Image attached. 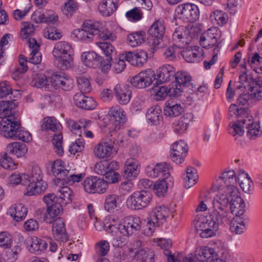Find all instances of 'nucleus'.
Returning <instances> with one entry per match:
<instances>
[{"label":"nucleus","instance_id":"c756f323","mask_svg":"<svg viewBox=\"0 0 262 262\" xmlns=\"http://www.w3.org/2000/svg\"><path fill=\"white\" fill-rule=\"evenodd\" d=\"M246 216L234 217L230 223V230L235 234H241L246 229Z\"/></svg>","mask_w":262,"mask_h":262},{"label":"nucleus","instance_id":"052dcab7","mask_svg":"<svg viewBox=\"0 0 262 262\" xmlns=\"http://www.w3.org/2000/svg\"><path fill=\"white\" fill-rule=\"evenodd\" d=\"M77 82L81 93H88L91 92V85L88 78L82 76H79L77 78Z\"/></svg>","mask_w":262,"mask_h":262},{"label":"nucleus","instance_id":"a19ab883","mask_svg":"<svg viewBox=\"0 0 262 262\" xmlns=\"http://www.w3.org/2000/svg\"><path fill=\"white\" fill-rule=\"evenodd\" d=\"M72 190L67 186H63L58 190L57 195L62 206L72 202Z\"/></svg>","mask_w":262,"mask_h":262},{"label":"nucleus","instance_id":"58836bf2","mask_svg":"<svg viewBox=\"0 0 262 262\" xmlns=\"http://www.w3.org/2000/svg\"><path fill=\"white\" fill-rule=\"evenodd\" d=\"M145 33L143 31H137L128 34L127 41L128 45L135 47L145 41Z\"/></svg>","mask_w":262,"mask_h":262},{"label":"nucleus","instance_id":"7ed1b4c3","mask_svg":"<svg viewBox=\"0 0 262 262\" xmlns=\"http://www.w3.org/2000/svg\"><path fill=\"white\" fill-rule=\"evenodd\" d=\"M82 27L77 34V37L81 40L93 39L94 36H97L104 40L113 41L116 38L114 34L105 30L102 24L98 21H86L83 23Z\"/></svg>","mask_w":262,"mask_h":262},{"label":"nucleus","instance_id":"2f4dec72","mask_svg":"<svg viewBox=\"0 0 262 262\" xmlns=\"http://www.w3.org/2000/svg\"><path fill=\"white\" fill-rule=\"evenodd\" d=\"M7 153L15 155L17 158L24 156L27 152L28 149L25 144L15 142L7 145Z\"/></svg>","mask_w":262,"mask_h":262},{"label":"nucleus","instance_id":"9b49d317","mask_svg":"<svg viewBox=\"0 0 262 262\" xmlns=\"http://www.w3.org/2000/svg\"><path fill=\"white\" fill-rule=\"evenodd\" d=\"M191 77L186 73L182 72L175 73L174 81L172 83V87L170 88V95L173 97H178L184 88L191 86Z\"/></svg>","mask_w":262,"mask_h":262},{"label":"nucleus","instance_id":"de8ad7c7","mask_svg":"<svg viewBox=\"0 0 262 262\" xmlns=\"http://www.w3.org/2000/svg\"><path fill=\"white\" fill-rule=\"evenodd\" d=\"M210 18L213 23L220 26L224 25L226 24L228 21L227 14L225 12L218 10L211 13Z\"/></svg>","mask_w":262,"mask_h":262},{"label":"nucleus","instance_id":"bb28decb","mask_svg":"<svg viewBox=\"0 0 262 262\" xmlns=\"http://www.w3.org/2000/svg\"><path fill=\"white\" fill-rule=\"evenodd\" d=\"M119 0H103L99 5L100 13L105 16H109L115 12L118 8Z\"/></svg>","mask_w":262,"mask_h":262},{"label":"nucleus","instance_id":"f8f14e48","mask_svg":"<svg viewBox=\"0 0 262 262\" xmlns=\"http://www.w3.org/2000/svg\"><path fill=\"white\" fill-rule=\"evenodd\" d=\"M104 228L111 233L112 237L111 238V241L114 247L120 248L126 244L127 238L129 236L123 233V230L118 225H105Z\"/></svg>","mask_w":262,"mask_h":262},{"label":"nucleus","instance_id":"6ab92c4d","mask_svg":"<svg viewBox=\"0 0 262 262\" xmlns=\"http://www.w3.org/2000/svg\"><path fill=\"white\" fill-rule=\"evenodd\" d=\"M73 100L77 106L85 110H93L96 106V102L93 98L85 96L82 93H76Z\"/></svg>","mask_w":262,"mask_h":262},{"label":"nucleus","instance_id":"1a4fd4ad","mask_svg":"<svg viewBox=\"0 0 262 262\" xmlns=\"http://www.w3.org/2000/svg\"><path fill=\"white\" fill-rule=\"evenodd\" d=\"M151 200V194L149 191H137L128 198L126 205L132 210L141 209L147 206Z\"/></svg>","mask_w":262,"mask_h":262},{"label":"nucleus","instance_id":"3c124183","mask_svg":"<svg viewBox=\"0 0 262 262\" xmlns=\"http://www.w3.org/2000/svg\"><path fill=\"white\" fill-rule=\"evenodd\" d=\"M165 179H159L154 185V191L159 197L164 196L167 192L168 186Z\"/></svg>","mask_w":262,"mask_h":262},{"label":"nucleus","instance_id":"c85d7f7f","mask_svg":"<svg viewBox=\"0 0 262 262\" xmlns=\"http://www.w3.org/2000/svg\"><path fill=\"white\" fill-rule=\"evenodd\" d=\"M158 245L163 250V253L166 256L167 262H180L176 259L170 248L172 247V242L170 239L162 238L157 242Z\"/></svg>","mask_w":262,"mask_h":262},{"label":"nucleus","instance_id":"6e6552de","mask_svg":"<svg viewBox=\"0 0 262 262\" xmlns=\"http://www.w3.org/2000/svg\"><path fill=\"white\" fill-rule=\"evenodd\" d=\"M81 59L85 66L93 68L100 67L101 71L104 73H107L111 68L108 59H103L101 56L93 51L83 53L81 55Z\"/></svg>","mask_w":262,"mask_h":262},{"label":"nucleus","instance_id":"c9c22d12","mask_svg":"<svg viewBox=\"0 0 262 262\" xmlns=\"http://www.w3.org/2000/svg\"><path fill=\"white\" fill-rule=\"evenodd\" d=\"M135 255L137 262H155V252L148 248L140 249L136 250Z\"/></svg>","mask_w":262,"mask_h":262},{"label":"nucleus","instance_id":"4d7b16f0","mask_svg":"<svg viewBox=\"0 0 262 262\" xmlns=\"http://www.w3.org/2000/svg\"><path fill=\"white\" fill-rule=\"evenodd\" d=\"M248 110L246 107H239L235 104H232L229 107V114L230 117L244 118L248 116Z\"/></svg>","mask_w":262,"mask_h":262},{"label":"nucleus","instance_id":"7c9ffc66","mask_svg":"<svg viewBox=\"0 0 262 262\" xmlns=\"http://www.w3.org/2000/svg\"><path fill=\"white\" fill-rule=\"evenodd\" d=\"M114 93L117 100L120 104H126L130 100L131 92L124 87L121 88L119 84L116 85L114 89Z\"/></svg>","mask_w":262,"mask_h":262},{"label":"nucleus","instance_id":"f3484780","mask_svg":"<svg viewBox=\"0 0 262 262\" xmlns=\"http://www.w3.org/2000/svg\"><path fill=\"white\" fill-rule=\"evenodd\" d=\"M25 243L28 249L31 253L36 254H40L48 246L45 241L35 236L28 237Z\"/></svg>","mask_w":262,"mask_h":262},{"label":"nucleus","instance_id":"603ef678","mask_svg":"<svg viewBox=\"0 0 262 262\" xmlns=\"http://www.w3.org/2000/svg\"><path fill=\"white\" fill-rule=\"evenodd\" d=\"M190 117L191 115L189 114H185L181 117L180 119L174 124L175 131L177 133H182L186 130L187 129L190 121Z\"/></svg>","mask_w":262,"mask_h":262},{"label":"nucleus","instance_id":"8fccbe9b","mask_svg":"<svg viewBox=\"0 0 262 262\" xmlns=\"http://www.w3.org/2000/svg\"><path fill=\"white\" fill-rule=\"evenodd\" d=\"M29 184L26 188V195H34L40 193L47 188V184H39L35 182H29Z\"/></svg>","mask_w":262,"mask_h":262},{"label":"nucleus","instance_id":"20e7f679","mask_svg":"<svg viewBox=\"0 0 262 262\" xmlns=\"http://www.w3.org/2000/svg\"><path fill=\"white\" fill-rule=\"evenodd\" d=\"M230 198L227 190L225 193H219L216 195L212 202L213 209L209 210V214L226 223H228L230 219Z\"/></svg>","mask_w":262,"mask_h":262},{"label":"nucleus","instance_id":"412c9836","mask_svg":"<svg viewBox=\"0 0 262 262\" xmlns=\"http://www.w3.org/2000/svg\"><path fill=\"white\" fill-rule=\"evenodd\" d=\"M247 87L251 92L250 95L252 98L257 100L262 99V80L258 78L256 72H255V80L250 78V82L248 84Z\"/></svg>","mask_w":262,"mask_h":262},{"label":"nucleus","instance_id":"5701e85b","mask_svg":"<svg viewBox=\"0 0 262 262\" xmlns=\"http://www.w3.org/2000/svg\"><path fill=\"white\" fill-rule=\"evenodd\" d=\"M222 180L226 185V190L228 192H232L233 188L237 189L236 187V179L235 172L233 170L226 171L222 173V176L220 177L217 181Z\"/></svg>","mask_w":262,"mask_h":262},{"label":"nucleus","instance_id":"423d86ee","mask_svg":"<svg viewBox=\"0 0 262 262\" xmlns=\"http://www.w3.org/2000/svg\"><path fill=\"white\" fill-rule=\"evenodd\" d=\"M165 32V27L163 20H157L154 22L148 31V40L151 46L153 53L157 49L164 47L163 37Z\"/></svg>","mask_w":262,"mask_h":262},{"label":"nucleus","instance_id":"a18cd8bd","mask_svg":"<svg viewBox=\"0 0 262 262\" xmlns=\"http://www.w3.org/2000/svg\"><path fill=\"white\" fill-rule=\"evenodd\" d=\"M83 178V175L82 173L78 174H70L69 175L68 174L67 176L63 179L57 178L55 180V183L57 185L60 186L61 185H64L65 183L72 185L75 182H80Z\"/></svg>","mask_w":262,"mask_h":262},{"label":"nucleus","instance_id":"774afa93","mask_svg":"<svg viewBox=\"0 0 262 262\" xmlns=\"http://www.w3.org/2000/svg\"><path fill=\"white\" fill-rule=\"evenodd\" d=\"M62 136L60 134L55 135L52 139V144L54 146L56 152L59 156L63 154V148L62 146Z\"/></svg>","mask_w":262,"mask_h":262},{"label":"nucleus","instance_id":"09e8293b","mask_svg":"<svg viewBox=\"0 0 262 262\" xmlns=\"http://www.w3.org/2000/svg\"><path fill=\"white\" fill-rule=\"evenodd\" d=\"M197 177L196 170L193 167H188L186 170V177L184 178L185 188L188 189L193 186L196 183Z\"/></svg>","mask_w":262,"mask_h":262},{"label":"nucleus","instance_id":"49530a36","mask_svg":"<svg viewBox=\"0 0 262 262\" xmlns=\"http://www.w3.org/2000/svg\"><path fill=\"white\" fill-rule=\"evenodd\" d=\"M32 85L37 88L46 86L48 89L50 88L49 78L43 74L37 73L33 75L31 82Z\"/></svg>","mask_w":262,"mask_h":262},{"label":"nucleus","instance_id":"e433bc0d","mask_svg":"<svg viewBox=\"0 0 262 262\" xmlns=\"http://www.w3.org/2000/svg\"><path fill=\"white\" fill-rule=\"evenodd\" d=\"M183 112L184 108L180 104H173L170 101L165 103L164 113L166 116L175 117L181 115Z\"/></svg>","mask_w":262,"mask_h":262},{"label":"nucleus","instance_id":"9d476101","mask_svg":"<svg viewBox=\"0 0 262 262\" xmlns=\"http://www.w3.org/2000/svg\"><path fill=\"white\" fill-rule=\"evenodd\" d=\"M177 16L188 21H195L199 18V10L195 5L185 3L180 5L176 9Z\"/></svg>","mask_w":262,"mask_h":262},{"label":"nucleus","instance_id":"f704fd0d","mask_svg":"<svg viewBox=\"0 0 262 262\" xmlns=\"http://www.w3.org/2000/svg\"><path fill=\"white\" fill-rule=\"evenodd\" d=\"M119 196L115 194H110L106 196L104 203V209L108 212H114L119 208Z\"/></svg>","mask_w":262,"mask_h":262},{"label":"nucleus","instance_id":"79ce46f5","mask_svg":"<svg viewBox=\"0 0 262 262\" xmlns=\"http://www.w3.org/2000/svg\"><path fill=\"white\" fill-rule=\"evenodd\" d=\"M169 91L170 88L168 89L167 87L164 86H158V84H156V81L154 83V86L151 89L152 95L157 100H162L167 95L173 97V95H170Z\"/></svg>","mask_w":262,"mask_h":262},{"label":"nucleus","instance_id":"39448f33","mask_svg":"<svg viewBox=\"0 0 262 262\" xmlns=\"http://www.w3.org/2000/svg\"><path fill=\"white\" fill-rule=\"evenodd\" d=\"M71 52V46L67 42L59 41L54 47L53 56L58 61V66L62 70L68 69L73 64Z\"/></svg>","mask_w":262,"mask_h":262},{"label":"nucleus","instance_id":"dca6fc26","mask_svg":"<svg viewBox=\"0 0 262 262\" xmlns=\"http://www.w3.org/2000/svg\"><path fill=\"white\" fill-rule=\"evenodd\" d=\"M52 224V234L54 238L61 242H67L69 237L66 231L64 222L63 219L57 217L53 221Z\"/></svg>","mask_w":262,"mask_h":262},{"label":"nucleus","instance_id":"5fc2aeb1","mask_svg":"<svg viewBox=\"0 0 262 262\" xmlns=\"http://www.w3.org/2000/svg\"><path fill=\"white\" fill-rule=\"evenodd\" d=\"M29 182H35L39 184H46L42 181V173L40 168L38 166H34L32 169L30 175H28Z\"/></svg>","mask_w":262,"mask_h":262},{"label":"nucleus","instance_id":"b1692460","mask_svg":"<svg viewBox=\"0 0 262 262\" xmlns=\"http://www.w3.org/2000/svg\"><path fill=\"white\" fill-rule=\"evenodd\" d=\"M209 219L213 220L212 227L196 231L202 238H209L215 236L216 232L219 230V225L225 223L224 222L217 218H215L210 214H209Z\"/></svg>","mask_w":262,"mask_h":262},{"label":"nucleus","instance_id":"ea45409f","mask_svg":"<svg viewBox=\"0 0 262 262\" xmlns=\"http://www.w3.org/2000/svg\"><path fill=\"white\" fill-rule=\"evenodd\" d=\"M51 171L53 174L58 176V178L63 179L69 173V171L64 168L63 162L60 160H55L51 166Z\"/></svg>","mask_w":262,"mask_h":262},{"label":"nucleus","instance_id":"0eeeda50","mask_svg":"<svg viewBox=\"0 0 262 262\" xmlns=\"http://www.w3.org/2000/svg\"><path fill=\"white\" fill-rule=\"evenodd\" d=\"M169 209L166 206H161L152 210L147 218V229H145V233L150 235L154 232V227L159 226L165 222L169 215Z\"/></svg>","mask_w":262,"mask_h":262},{"label":"nucleus","instance_id":"6e6d98bb","mask_svg":"<svg viewBox=\"0 0 262 262\" xmlns=\"http://www.w3.org/2000/svg\"><path fill=\"white\" fill-rule=\"evenodd\" d=\"M172 39L175 42L176 46L179 48H184L189 41V38L185 37L179 30H176L173 33Z\"/></svg>","mask_w":262,"mask_h":262},{"label":"nucleus","instance_id":"aec40b11","mask_svg":"<svg viewBox=\"0 0 262 262\" xmlns=\"http://www.w3.org/2000/svg\"><path fill=\"white\" fill-rule=\"evenodd\" d=\"M114 143L115 140H112L100 143L94 150L95 155L98 158L102 159L110 157Z\"/></svg>","mask_w":262,"mask_h":262},{"label":"nucleus","instance_id":"bf43d9fd","mask_svg":"<svg viewBox=\"0 0 262 262\" xmlns=\"http://www.w3.org/2000/svg\"><path fill=\"white\" fill-rule=\"evenodd\" d=\"M152 171L154 177L160 176L161 174L163 179H167L169 176L168 165L165 163L157 164Z\"/></svg>","mask_w":262,"mask_h":262},{"label":"nucleus","instance_id":"a211bd4d","mask_svg":"<svg viewBox=\"0 0 262 262\" xmlns=\"http://www.w3.org/2000/svg\"><path fill=\"white\" fill-rule=\"evenodd\" d=\"M110 117V124L114 130L117 131L121 128L125 121V116L119 108L112 107L108 112Z\"/></svg>","mask_w":262,"mask_h":262},{"label":"nucleus","instance_id":"ddd939ff","mask_svg":"<svg viewBox=\"0 0 262 262\" xmlns=\"http://www.w3.org/2000/svg\"><path fill=\"white\" fill-rule=\"evenodd\" d=\"M230 205L229 210L230 213L235 215V217L246 216L244 214L245 211V204L244 200L238 195V190L233 188L232 192L229 193Z\"/></svg>","mask_w":262,"mask_h":262},{"label":"nucleus","instance_id":"f03ea898","mask_svg":"<svg viewBox=\"0 0 262 262\" xmlns=\"http://www.w3.org/2000/svg\"><path fill=\"white\" fill-rule=\"evenodd\" d=\"M1 133L7 138L21 140L28 142L32 140L30 133L22 129L20 122L12 116H8L2 123Z\"/></svg>","mask_w":262,"mask_h":262},{"label":"nucleus","instance_id":"2eb2a0df","mask_svg":"<svg viewBox=\"0 0 262 262\" xmlns=\"http://www.w3.org/2000/svg\"><path fill=\"white\" fill-rule=\"evenodd\" d=\"M141 222L139 217L127 216L124 218L123 224L118 225L123 230V233L128 236L132 235L141 228Z\"/></svg>","mask_w":262,"mask_h":262},{"label":"nucleus","instance_id":"4be33fe9","mask_svg":"<svg viewBox=\"0 0 262 262\" xmlns=\"http://www.w3.org/2000/svg\"><path fill=\"white\" fill-rule=\"evenodd\" d=\"M246 121L245 125L247 130V136L250 139H255L262 134L259 129V123L254 121L251 116H246Z\"/></svg>","mask_w":262,"mask_h":262},{"label":"nucleus","instance_id":"13d9d810","mask_svg":"<svg viewBox=\"0 0 262 262\" xmlns=\"http://www.w3.org/2000/svg\"><path fill=\"white\" fill-rule=\"evenodd\" d=\"M0 166L6 169L13 170L16 168V165L12 159L8 156L7 153H2L0 158Z\"/></svg>","mask_w":262,"mask_h":262},{"label":"nucleus","instance_id":"393cba45","mask_svg":"<svg viewBox=\"0 0 262 262\" xmlns=\"http://www.w3.org/2000/svg\"><path fill=\"white\" fill-rule=\"evenodd\" d=\"M140 171V165L135 159H128L124 168L123 177L126 179L135 178Z\"/></svg>","mask_w":262,"mask_h":262},{"label":"nucleus","instance_id":"cd10ccee","mask_svg":"<svg viewBox=\"0 0 262 262\" xmlns=\"http://www.w3.org/2000/svg\"><path fill=\"white\" fill-rule=\"evenodd\" d=\"M200 42L203 48H210L217 42L216 34L213 32L212 29H208L202 34Z\"/></svg>","mask_w":262,"mask_h":262},{"label":"nucleus","instance_id":"69168bd1","mask_svg":"<svg viewBox=\"0 0 262 262\" xmlns=\"http://www.w3.org/2000/svg\"><path fill=\"white\" fill-rule=\"evenodd\" d=\"M108 188L107 182L102 179L94 177V191L95 193H103Z\"/></svg>","mask_w":262,"mask_h":262},{"label":"nucleus","instance_id":"f257e3e1","mask_svg":"<svg viewBox=\"0 0 262 262\" xmlns=\"http://www.w3.org/2000/svg\"><path fill=\"white\" fill-rule=\"evenodd\" d=\"M175 73L174 68L171 65L167 64L159 68L157 79L155 72L151 69H147L133 77L130 83L135 88L143 89L151 85L154 81H156V84H159L173 80Z\"/></svg>","mask_w":262,"mask_h":262},{"label":"nucleus","instance_id":"a878e982","mask_svg":"<svg viewBox=\"0 0 262 262\" xmlns=\"http://www.w3.org/2000/svg\"><path fill=\"white\" fill-rule=\"evenodd\" d=\"M30 48L31 49L30 53L31 57L29 58V62L34 64H37L41 62V55L40 53L38 52L39 46L37 43L35 38H29L27 41Z\"/></svg>","mask_w":262,"mask_h":262},{"label":"nucleus","instance_id":"4468645a","mask_svg":"<svg viewBox=\"0 0 262 262\" xmlns=\"http://www.w3.org/2000/svg\"><path fill=\"white\" fill-rule=\"evenodd\" d=\"M195 258L202 262H226L219 258L218 254L213 249L207 247L197 248Z\"/></svg>","mask_w":262,"mask_h":262},{"label":"nucleus","instance_id":"37998d69","mask_svg":"<svg viewBox=\"0 0 262 262\" xmlns=\"http://www.w3.org/2000/svg\"><path fill=\"white\" fill-rule=\"evenodd\" d=\"M199 49L198 46H194V49L192 47H188L181 51V54L187 62H194L197 60Z\"/></svg>","mask_w":262,"mask_h":262},{"label":"nucleus","instance_id":"0e129e2a","mask_svg":"<svg viewBox=\"0 0 262 262\" xmlns=\"http://www.w3.org/2000/svg\"><path fill=\"white\" fill-rule=\"evenodd\" d=\"M99 46L105 54L106 57V59H108L109 62L112 60V55L116 53L114 47L107 42H100Z\"/></svg>","mask_w":262,"mask_h":262},{"label":"nucleus","instance_id":"c03bdc74","mask_svg":"<svg viewBox=\"0 0 262 262\" xmlns=\"http://www.w3.org/2000/svg\"><path fill=\"white\" fill-rule=\"evenodd\" d=\"M17 104L13 99L12 101H0V118H7L10 111L15 108Z\"/></svg>","mask_w":262,"mask_h":262},{"label":"nucleus","instance_id":"680f3d73","mask_svg":"<svg viewBox=\"0 0 262 262\" xmlns=\"http://www.w3.org/2000/svg\"><path fill=\"white\" fill-rule=\"evenodd\" d=\"M147 119L152 125H157L162 117L160 115L159 110L157 108H150L146 114Z\"/></svg>","mask_w":262,"mask_h":262},{"label":"nucleus","instance_id":"e2e57ef3","mask_svg":"<svg viewBox=\"0 0 262 262\" xmlns=\"http://www.w3.org/2000/svg\"><path fill=\"white\" fill-rule=\"evenodd\" d=\"M43 128L51 130L54 132L60 127L59 122L54 117L45 118L43 119Z\"/></svg>","mask_w":262,"mask_h":262},{"label":"nucleus","instance_id":"338daca9","mask_svg":"<svg viewBox=\"0 0 262 262\" xmlns=\"http://www.w3.org/2000/svg\"><path fill=\"white\" fill-rule=\"evenodd\" d=\"M213 224V220L209 219H202L200 220H195L194 222L195 231H200L205 228H211Z\"/></svg>","mask_w":262,"mask_h":262},{"label":"nucleus","instance_id":"4c0bfd02","mask_svg":"<svg viewBox=\"0 0 262 262\" xmlns=\"http://www.w3.org/2000/svg\"><path fill=\"white\" fill-rule=\"evenodd\" d=\"M9 212L13 219L19 222L24 219L27 213V209L21 204L14 205L9 208Z\"/></svg>","mask_w":262,"mask_h":262},{"label":"nucleus","instance_id":"72a5a7b5","mask_svg":"<svg viewBox=\"0 0 262 262\" xmlns=\"http://www.w3.org/2000/svg\"><path fill=\"white\" fill-rule=\"evenodd\" d=\"M47 207V209L43 214V221L47 223L51 224L54 220V218L57 217L62 210V206L57 204Z\"/></svg>","mask_w":262,"mask_h":262},{"label":"nucleus","instance_id":"473e14b6","mask_svg":"<svg viewBox=\"0 0 262 262\" xmlns=\"http://www.w3.org/2000/svg\"><path fill=\"white\" fill-rule=\"evenodd\" d=\"M246 118H242L240 120H238L234 122H231L229 125L228 131L229 133L232 135L233 136H242L244 135L245 129H246Z\"/></svg>","mask_w":262,"mask_h":262},{"label":"nucleus","instance_id":"864d4df0","mask_svg":"<svg viewBox=\"0 0 262 262\" xmlns=\"http://www.w3.org/2000/svg\"><path fill=\"white\" fill-rule=\"evenodd\" d=\"M29 176L26 173H12L9 178L10 184L18 185L21 184L25 185L28 183Z\"/></svg>","mask_w":262,"mask_h":262}]
</instances>
